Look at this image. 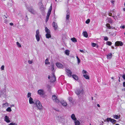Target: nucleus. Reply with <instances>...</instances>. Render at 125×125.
I'll use <instances>...</instances> for the list:
<instances>
[{
	"mask_svg": "<svg viewBox=\"0 0 125 125\" xmlns=\"http://www.w3.org/2000/svg\"><path fill=\"white\" fill-rule=\"evenodd\" d=\"M84 86L81 84L80 87L76 89L75 91V93L77 95H79L80 94H83L84 93Z\"/></svg>",
	"mask_w": 125,
	"mask_h": 125,
	"instance_id": "obj_1",
	"label": "nucleus"
},
{
	"mask_svg": "<svg viewBox=\"0 0 125 125\" xmlns=\"http://www.w3.org/2000/svg\"><path fill=\"white\" fill-rule=\"evenodd\" d=\"M34 104L37 107V109L40 110L42 111L43 109V107L42 104L40 101L38 100L36 101Z\"/></svg>",
	"mask_w": 125,
	"mask_h": 125,
	"instance_id": "obj_2",
	"label": "nucleus"
},
{
	"mask_svg": "<svg viewBox=\"0 0 125 125\" xmlns=\"http://www.w3.org/2000/svg\"><path fill=\"white\" fill-rule=\"evenodd\" d=\"M48 78L50 79V81L51 82H54L56 80L55 77L54 73H53L51 76L49 75Z\"/></svg>",
	"mask_w": 125,
	"mask_h": 125,
	"instance_id": "obj_3",
	"label": "nucleus"
},
{
	"mask_svg": "<svg viewBox=\"0 0 125 125\" xmlns=\"http://www.w3.org/2000/svg\"><path fill=\"white\" fill-rule=\"evenodd\" d=\"M56 120L58 122L62 123L63 122L64 120L62 116L60 115L56 117Z\"/></svg>",
	"mask_w": 125,
	"mask_h": 125,
	"instance_id": "obj_4",
	"label": "nucleus"
},
{
	"mask_svg": "<svg viewBox=\"0 0 125 125\" xmlns=\"http://www.w3.org/2000/svg\"><path fill=\"white\" fill-rule=\"evenodd\" d=\"M52 10V4L49 9L48 11V12L47 13V15L46 17V22H47L48 20L49 17L50 15L51 14V11Z\"/></svg>",
	"mask_w": 125,
	"mask_h": 125,
	"instance_id": "obj_5",
	"label": "nucleus"
},
{
	"mask_svg": "<svg viewBox=\"0 0 125 125\" xmlns=\"http://www.w3.org/2000/svg\"><path fill=\"white\" fill-rule=\"evenodd\" d=\"M112 17L113 18L115 21L117 22L119 20V18H121V16L120 13H118L117 16H112Z\"/></svg>",
	"mask_w": 125,
	"mask_h": 125,
	"instance_id": "obj_6",
	"label": "nucleus"
},
{
	"mask_svg": "<svg viewBox=\"0 0 125 125\" xmlns=\"http://www.w3.org/2000/svg\"><path fill=\"white\" fill-rule=\"evenodd\" d=\"M37 94L41 96H43L45 94L44 90L42 89L38 90L37 91Z\"/></svg>",
	"mask_w": 125,
	"mask_h": 125,
	"instance_id": "obj_7",
	"label": "nucleus"
},
{
	"mask_svg": "<svg viewBox=\"0 0 125 125\" xmlns=\"http://www.w3.org/2000/svg\"><path fill=\"white\" fill-rule=\"evenodd\" d=\"M52 98L53 101L55 103H59V101L57 98V97L55 95H53L52 96Z\"/></svg>",
	"mask_w": 125,
	"mask_h": 125,
	"instance_id": "obj_8",
	"label": "nucleus"
},
{
	"mask_svg": "<svg viewBox=\"0 0 125 125\" xmlns=\"http://www.w3.org/2000/svg\"><path fill=\"white\" fill-rule=\"evenodd\" d=\"M115 45L116 46H122L123 43L121 41H117L115 43Z\"/></svg>",
	"mask_w": 125,
	"mask_h": 125,
	"instance_id": "obj_9",
	"label": "nucleus"
},
{
	"mask_svg": "<svg viewBox=\"0 0 125 125\" xmlns=\"http://www.w3.org/2000/svg\"><path fill=\"white\" fill-rule=\"evenodd\" d=\"M56 65L57 67L59 68H62L64 67L63 65L62 64L59 62H57L56 63Z\"/></svg>",
	"mask_w": 125,
	"mask_h": 125,
	"instance_id": "obj_10",
	"label": "nucleus"
},
{
	"mask_svg": "<svg viewBox=\"0 0 125 125\" xmlns=\"http://www.w3.org/2000/svg\"><path fill=\"white\" fill-rule=\"evenodd\" d=\"M65 71L68 73V75L69 77H71L72 73L71 71L70 70L68 69H66Z\"/></svg>",
	"mask_w": 125,
	"mask_h": 125,
	"instance_id": "obj_11",
	"label": "nucleus"
},
{
	"mask_svg": "<svg viewBox=\"0 0 125 125\" xmlns=\"http://www.w3.org/2000/svg\"><path fill=\"white\" fill-rule=\"evenodd\" d=\"M39 5L40 7V9L42 11H43L44 9L42 4L41 2H40L39 3Z\"/></svg>",
	"mask_w": 125,
	"mask_h": 125,
	"instance_id": "obj_12",
	"label": "nucleus"
},
{
	"mask_svg": "<svg viewBox=\"0 0 125 125\" xmlns=\"http://www.w3.org/2000/svg\"><path fill=\"white\" fill-rule=\"evenodd\" d=\"M52 24L54 30H56L58 29V26L57 23L54 22H53L52 23Z\"/></svg>",
	"mask_w": 125,
	"mask_h": 125,
	"instance_id": "obj_13",
	"label": "nucleus"
},
{
	"mask_svg": "<svg viewBox=\"0 0 125 125\" xmlns=\"http://www.w3.org/2000/svg\"><path fill=\"white\" fill-rule=\"evenodd\" d=\"M106 20L107 21L108 23H114L113 20L110 18L107 17L106 19Z\"/></svg>",
	"mask_w": 125,
	"mask_h": 125,
	"instance_id": "obj_14",
	"label": "nucleus"
},
{
	"mask_svg": "<svg viewBox=\"0 0 125 125\" xmlns=\"http://www.w3.org/2000/svg\"><path fill=\"white\" fill-rule=\"evenodd\" d=\"M4 120L6 122L8 123L10 122V120H9V117L7 116H5L4 118Z\"/></svg>",
	"mask_w": 125,
	"mask_h": 125,
	"instance_id": "obj_15",
	"label": "nucleus"
},
{
	"mask_svg": "<svg viewBox=\"0 0 125 125\" xmlns=\"http://www.w3.org/2000/svg\"><path fill=\"white\" fill-rule=\"evenodd\" d=\"M67 14L66 17V19L67 20H69V18L70 17V13L69 10L67 11Z\"/></svg>",
	"mask_w": 125,
	"mask_h": 125,
	"instance_id": "obj_16",
	"label": "nucleus"
},
{
	"mask_svg": "<svg viewBox=\"0 0 125 125\" xmlns=\"http://www.w3.org/2000/svg\"><path fill=\"white\" fill-rule=\"evenodd\" d=\"M75 125H80L81 123L80 121L77 119L74 121Z\"/></svg>",
	"mask_w": 125,
	"mask_h": 125,
	"instance_id": "obj_17",
	"label": "nucleus"
},
{
	"mask_svg": "<svg viewBox=\"0 0 125 125\" xmlns=\"http://www.w3.org/2000/svg\"><path fill=\"white\" fill-rule=\"evenodd\" d=\"M29 10L30 12L33 14H35L36 13L35 11L32 8L30 9Z\"/></svg>",
	"mask_w": 125,
	"mask_h": 125,
	"instance_id": "obj_18",
	"label": "nucleus"
},
{
	"mask_svg": "<svg viewBox=\"0 0 125 125\" xmlns=\"http://www.w3.org/2000/svg\"><path fill=\"white\" fill-rule=\"evenodd\" d=\"M61 103L64 106H66L67 105V104L66 102L65 101H62L61 102Z\"/></svg>",
	"mask_w": 125,
	"mask_h": 125,
	"instance_id": "obj_19",
	"label": "nucleus"
},
{
	"mask_svg": "<svg viewBox=\"0 0 125 125\" xmlns=\"http://www.w3.org/2000/svg\"><path fill=\"white\" fill-rule=\"evenodd\" d=\"M71 117L72 119L74 120V121L77 120L76 118L75 115L74 114H73L72 115Z\"/></svg>",
	"mask_w": 125,
	"mask_h": 125,
	"instance_id": "obj_20",
	"label": "nucleus"
},
{
	"mask_svg": "<svg viewBox=\"0 0 125 125\" xmlns=\"http://www.w3.org/2000/svg\"><path fill=\"white\" fill-rule=\"evenodd\" d=\"M109 33L110 34L111 36H115L116 35V33L113 32H109Z\"/></svg>",
	"mask_w": 125,
	"mask_h": 125,
	"instance_id": "obj_21",
	"label": "nucleus"
},
{
	"mask_svg": "<svg viewBox=\"0 0 125 125\" xmlns=\"http://www.w3.org/2000/svg\"><path fill=\"white\" fill-rule=\"evenodd\" d=\"M29 103L30 104H33L34 103V102L33 101V99L31 97L29 98Z\"/></svg>",
	"mask_w": 125,
	"mask_h": 125,
	"instance_id": "obj_22",
	"label": "nucleus"
},
{
	"mask_svg": "<svg viewBox=\"0 0 125 125\" xmlns=\"http://www.w3.org/2000/svg\"><path fill=\"white\" fill-rule=\"evenodd\" d=\"M46 37L47 38H49L51 37V32L50 33H47L46 34Z\"/></svg>",
	"mask_w": 125,
	"mask_h": 125,
	"instance_id": "obj_23",
	"label": "nucleus"
},
{
	"mask_svg": "<svg viewBox=\"0 0 125 125\" xmlns=\"http://www.w3.org/2000/svg\"><path fill=\"white\" fill-rule=\"evenodd\" d=\"M113 118H114L118 119L120 118V115H113Z\"/></svg>",
	"mask_w": 125,
	"mask_h": 125,
	"instance_id": "obj_24",
	"label": "nucleus"
},
{
	"mask_svg": "<svg viewBox=\"0 0 125 125\" xmlns=\"http://www.w3.org/2000/svg\"><path fill=\"white\" fill-rule=\"evenodd\" d=\"M83 36L87 38L88 36V34L86 31H83Z\"/></svg>",
	"mask_w": 125,
	"mask_h": 125,
	"instance_id": "obj_25",
	"label": "nucleus"
},
{
	"mask_svg": "<svg viewBox=\"0 0 125 125\" xmlns=\"http://www.w3.org/2000/svg\"><path fill=\"white\" fill-rule=\"evenodd\" d=\"M40 35H35L36 39L37 42H39L40 41Z\"/></svg>",
	"mask_w": 125,
	"mask_h": 125,
	"instance_id": "obj_26",
	"label": "nucleus"
},
{
	"mask_svg": "<svg viewBox=\"0 0 125 125\" xmlns=\"http://www.w3.org/2000/svg\"><path fill=\"white\" fill-rule=\"evenodd\" d=\"M112 54L111 53H109L107 55V58L108 59H110L112 57Z\"/></svg>",
	"mask_w": 125,
	"mask_h": 125,
	"instance_id": "obj_27",
	"label": "nucleus"
},
{
	"mask_svg": "<svg viewBox=\"0 0 125 125\" xmlns=\"http://www.w3.org/2000/svg\"><path fill=\"white\" fill-rule=\"evenodd\" d=\"M45 31L47 33L51 32L50 30L46 27H45Z\"/></svg>",
	"mask_w": 125,
	"mask_h": 125,
	"instance_id": "obj_28",
	"label": "nucleus"
},
{
	"mask_svg": "<svg viewBox=\"0 0 125 125\" xmlns=\"http://www.w3.org/2000/svg\"><path fill=\"white\" fill-rule=\"evenodd\" d=\"M71 40L73 42H77V40L74 37L72 38L71 39Z\"/></svg>",
	"mask_w": 125,
	"mask_h": 125,
	"instance_id": "obj_29",
	"label": "nucleus"
},
{
	"mask_svg": "<svg viewBox=\"0 0 125 125\" xmlns=\"http://www.w3.org/2000/svg\"><path fill=\"white\" fill-rule=\"evenodd\" d=\"M45 64H50V62H49V60L47 58L45 61Z\"/></svg>",
	"mask_w": 125,
	"mask_h": 125,
	"instance_id": "obj_30",
	"label": "nucleus"
},
{
	"mask_svg": "<svg viewBox=\"0 0 125 125\" xmlns=\"http://www.w3.org/2000/svg\"><path fill=\"white\" fill-rule=\"evenodd\" d=\"M65 53L67 55H69L70 53V51L69 50H67L65 51Z\"/></svg>",
	"mask_w": 125,
	"mask_h": 125,
	"instance_id": "obj_31",
	"label": "nucleus"
},
{
	"mask_svg": "<svg viewBox=\"0 0 125 125\" xmlns=\"http://www.w3.org/2000/svg\"><path fill=\"white\" fill-rule=\"evenodd\" d=\"M8 104L7 103L4 104L2 105V107H6L8 106Z\"/></svg>",
	"mask_w": 125,
	"mask_h": 125,
	"instance_id": "obj_32",
	"label": "nucleus"
},
{
	"mask_svg": "<svg viewBox=\"0 0 125 125\" xmlns=\"http://www.w3.org/2000/svg\"><path fill=\"white\" fill-rule=\"evenodd\" d=\"M83 76V77H84L86 79H89V77L88 75L87 74H84Z\"/></svg>",
	"mask_w": 125,
	"mask_h": 125,
	"instance_id": "obj_33",
	"label": "nucleus"
},
{
	"mask_svg": "<svg viewBox=\"0 0 125 125\" xmlns=\"http://www.w3.org/2000/svg\"><path fill=\"white\" fill-rule=\"evenodd\" d=\"M73 77L74 79L76 80H78V78L77 76L75 75H73L72 76Z\"/></svg>",
	"mask_w": 125,
	"mask_h": 125,
	"instance_id": "obj_34",
	"label": "nucleus"
},
{
	"mask_svg": "<svg viewBox=\"0 0 125 125\" xmlns=\"http://www.w3.org/2000/svg\"><path fill=\"white\" fill-rule=\"evenodd\" d=\"M106 26L107 27V28L108 29H110L111 27L110 25L108 23H107Z\"/></svg>",
	"mask_w": 125,
	"mask_h": 125,
	"instance_id": "obj_35",
	"label": "nucleus"
},
{
	"mask_svg": "<svg viewBox=\"0 0 125 125\" xmlns=\"http://www.w3.org/2000/svg\"><path fill=\"white\" fill-rule=\"evenodd\" d=\"M111 122L114 124L115 123L116 121L114 119H112Z\"/></svg>",
	"mask_w": 125,
	"mask_h": 125,
	"instance_id": "obj_36",
	"label": "nucleus"
},
{
	"mask_svg": "<svg viewBox=\"0 0 125 125\" xmlns=\"http://www.w3.org/2000/svg\"><path fill=\"white\" fill-rule=\"evenodd\" d=\"M112 119L111 118H108V117L106 119V121L105 120L104 121H107V122H109V121H110L111 122Z\"/></svg>",
	"mask_w": 125,
	"mask_h": 125,
	"instance_id": "obj_37",
	"label": "nucleus"
},
{
	"mask_svg": "<svg viewBox=\"0 0 125 125\" xmlns=\"http://www.w3.org/2000/svg\"><path fill=\"white\" fill-rule=\"evenodd\" d=\"M76 57L77 59V61H78V64H79L80 62V60L79 58H78V56H77Z\"/></svg>",
	"mask_w": 125,
	"mask_h": 125,
	"instance_id": "obj_38",
	"label": "nucleus"
},
{
	"mask_svg": "<svg viewBox=\"0 0 125 125\" xmlns=\"http://www.w3.org/2000/svg\"><path fill=\"white\" fill-rule=\"evenodd\" d=\"M16 44L18 47L20 48L21 47V44L18 42H16Z\"/></svg>",
	"mask_w": 125,
	"mask_h": 125,
	"instance_id": "obj_39",
	"label": "nucleus"
},
{
	"mask_svg": "<svg viewBox=\"0 0 125 125\" xmlns=\"http://www.w3.org/2000/svg\"><path fill=\"white\" fill-rule=\"evenodd\" d=\"M36 35H39V30H37L36 32Z\"/></svg>",
	"mask_w": 125,
	"mask_h": 125,
	"instance_id": "obj_40",
	"label": "nucleus"
},
{
	"mask_svg": "<svg viewBox=\"0 0 125 125\" xmlns=\"http://www.w3.org/2000/svg\"><path fill=\"white\" fill-rule=\"evenodd\" d=\"M6 111L8 112H10L11 111V110L10 107H8Z\"/></svg>",
	"mask_w": 125,
	"mask_h": 125,
	"instance_id": "obj_41",
	"label": "nucleus"
},
{
	"mask_svg": "<svg viewBox=\"0 0 125 125\" xmlns=\"http://www.w3.org/2000/svg\"><path fill=\"white\" fill-rule=\"evenodd\" d=\"M106 44L108 45H111L112 43L110 41H107L106 43Z\"/></svg>",
	"mask_w": 125,
	"mask_h": 125,
	"instance_id": "obj_42",
	"label": "nucleus"
},
{
	"mask_svg": "<svg viewBox=\"0 0 125 125\" xmlns=\"http://www.w3.org/2000/svg\"><path fill=\"white\" fill-rule=\"evenodd\" d=\"M31 94L30 93H28L27 94V97L28 98L29 97H31Z\"/></svg>",
	"mask_w": 125,
	"mask_h": 125,
	"instance_id": "obj_43",
	"label": "nucleus"
},
{
	"mask_svg": "<svg viewBox=\"0 0 125 125\" xmlns=\"http://www.w3.org/2000/svg\"><path fill=\"white\" fill-rule=\"evenodd\" d=\"M90 21V20L89 19H88L85 21V23L86 24H88L89 23Z\"/></svg>",
	"mask_w": 125,
	"mask_h": 125,
	"instance_id": "obj_44",
	"label": "nucleus"
},
{
	"mask_svg": "<svg viewBox=\"0 0 125 125\" xmlns=\"http://www.w3.org/2000/svg\"><path fill=\"white\" fill-rule=\"evenodd\" d=\"M28 63L30 64H31L33 63V61L32 60H29L28 61Z\"/></svg>",
	"mask_w": 125,
	"mask_h": 125,
	"instance_id": "obj_45",
	"label": "nucleus"
},
{
	"mask_svg": "<svg viewBox=\"0 0 125 125\" xmlns=\"http://www.w3.org/2000/svg\"><path fill=\"white\" fill-rule=\"evenodd\" d=\"M104 40L105 41H107L108 40V38L106 36L104 37Z\"/></svg>",
	"mask_w": 125,
	"mask_h": 125,
	"instance_id": "obj_46",
	"label": "nucleus"
},
{
	"mask_svg": "<svg viewBox=\"0 0 125 125\" xmlns=\"http://www.w3.org/2000/svg\"><path fill=\"white\" fill-rule=\"evenodd\" d=\"M92 45L93 47H95L96 45V44L94 43H92Z\"/></svg>",
	"mask_w": 125,
	"mask_h": 125,
	"instance_id": "obj_47",
	"label": "nucleus"
},
{
	"mask_svg": "<svg viewBox=\"0 0 125 125\" xmlns=\"http://www.w3.org/2000/svg\"><path fill=\"white\" fill-rule=\"evenodd\" d=\"M28 18L27 17V16L26 15V16L25 17V21H28Z\"/></svg>",
	"mask_w": 125,
	"mask_h": 125,
	"instance_id": "obj_48",
	"label": "nucleus"
},
{
	"mask_svg": "<svg viewBox=\"0 0 125 125\" xmlns=\"http://www.w3.org/2000/svg\"><path fill=\"white\" fill-rule=\"evenodd\" d=\"M82 73L83 74H86L87 73V72L85 70H83L82 71Z\"/></svg>",
	"mask_w": 125,
	"mask_h": 125,
	"instance_id": "obj_49",
	"label": "nucleus"
},
{
	"mask_svg": "<svg viewBox=\"0 0 125 125\" xmlns=\"http://www.w3.org/2000/svg\"><path fill=\"white\" fill-rule=\"evenodd\" d=\"M4 65H2L1 68V70H3L4 69Z\"/></svg>",
	"mask_w": 125,
	"mask_h": 125,
	"instance_id": "obj_50",
	"label": "nucleus"
},
{
	"mask_svg": "<svg viewBox=\"0 0 125 125\" xmlns=\"http://www.w3.org/2000/svg\"><path fill=\"white\" fill-rule=\"evenodd\" d=\"M51 66L52 67V68L51 69V70L52 71H53L54 69L53 64H52L51 65Z\"/></svg>",
	"mask_w": 125,
	"mask_h": 125,
	"instance_id": "obj_51",
	"label": "nucleus"
},
{
	"mask_svg": "<svg viewBox=\"0 0 125 125\" xmlns=\"http://www.w3.org/2000/svg\"><path fill=\"white\" fill-rule=\"evenodd\" d=\"M80 51L81 52H82L83 53H85V51H83V50H80Z\"/></svg>",
	"mask_w": 125,
	"mask_h": 125,
	"instance_id": "obj_52",
	"label": "nucleus"
},
{
	"mask_svg": "<svg viewBox=\"0 0 125 125\" xmlns=\"http://www.w3.org/2000/svg\"><path fill=\"white\" fill-rule=\"evenodd\" d=\"M125 28V26L124 25H123V26H121L120 27V28H121L124 29Z\"/></svg>",
	"mask_w": 125,
	"mask_h": 125,
	"instance_id": "obj_53",
	"label": "nucleus"
},
{
	"mask_svg": "<svg viewBox=\"0 0 125 125\" xmlns=\"http://www.w3.org/2000/svg\"><path fill=\"white\" fill-rule=\"evenodd\" d=\"M9 125H16V124L15 123H11Z\"/></svg>",
	"mask_w": 125,
	"mask_h": 125,
	"instance_id": "obj_54",
	"label": "nucleus"
},
{
	"mask_svg": "<svg viewBox=\"0 0 125 125\" xmlns=\"http://www.w3.org/2000/svg\"><path fill=\"white\" fill-rule=\"evenodd\" d=\"M68 100L70 101L71 102L72 100V98L71 97H70L69 98Z\"/></svg>",
	"mask_w": 125,
	"mask_h": 125,
	"instance_id": "obj_55",
	"label": "nucleus"
},
{
	"mask_svg": "<svg viewBox=\"0 0 125 125\" xmlns=\"http://www.w3.org/2000/svg\"><path fill=\"white\" fill-rule=\"evenodd\" d=\"M122 77L124 80H125V74L123 75Z\"/></svg>",
	"mask_w": 125,
	"mask_h": 125,
	"instance_id": "obj_56",
	"label": "nucleus"
},
{
	"mask_svg": "<svg viewBox=\"0 0 125 125\" xmlns=\"http://www.w3.org/2000/svg\"><path fill=\"white\" fill-rule=\"evenodd\" d=\"M108 15L109 16H112V13H109L108 14Z\"/></svg>",
	"mask_w": 125,
	"mask_h": 125,
	"instance_id": "obj_57",
	"label": "nucleus"
},
{
	"mask_svg": "<svg viewBox=\"0 0 125 125\" xmlns=\"http://www.w3.org/2000/svg\"><path fill=\"white\" fill-rule=\"evenodd\" d=\"M47 87L48 88H51V86L49 85H47Z\"/></svg>",
	"mask_w": 125,
	"mask_h": 125,
	"instance_id": "obj_58",
	"label": "nucleus"
},
{
	"mask_svg": "<svg viewBox=\"0 0 125 125\" xmlns=\"http://www.w3.org/2000/svg\"><path fill=\"white\" fill-rule=\"evenodd\" d=\"M4 22L6 23H7L8 22V21L7 20H5L4 21Z\"/></svg>",
	"mask_w": 125,
	"mask_h": 125,
	"instance_id": "obj_59",
	"label": "nucleus"
},
{
	"mask_svg": "<svg viewBox=\"0 0 125 125\" xmlns=\"http://www.w3.org/2000/svg\"><path fill=\"white\" fill-rule=\"evenodd\" d=\"M115 1H113V0H111V3H112L113 4L114 3V2Z\"/></svg>",
	"mask_w": 125,
	"mask_h": 125,
	"instance_id": "obj_60",
	"label": "nucleus"
},
{
	"mask_svg": "<svg viewBox=\"0 0 125 125\" xmlns=\"http://www.w3.org/2000/svg\"><path fill=\"white\" fill-rule=\"evenodd\" d=\"M10 24L11 26H13V24L12 23H10Z\"/></svg>",
	"mask_w": 125,
	"mask_h": 125,
	"instance_id": "obj_61",
	"label": "nucleus"
},
{
	"mask_svg": "<svg viewBox=\"0 0 125 125\" xmlns=\"http://www.w3.org/2000/svg\"><path fill=\"white\" fill-rule=\"evenodd\" d=\"M123 86L124 87H125V82H124L123 83Z\"/></svg>",
	"mask_w": 125,
	"mask_h": 125,
	"instance_id": "obj_62",
	"label": "nucleus"
},
{
	"mask_svg": "<svg viewBox=\"0 0 125 125\" xmlns=\"http://www.w3.org/2000/svg\"><path fill=\"white\" fill-rule=\"evenodd\" d=\"M115 27H112L111 26L110 29H115Z\"/></svg>",
	"mask_w": 125,
	"mask_h": 125,
	"instance_id": "obj_63",
	"label": "nucleus"
},
{
	"mask_svg": "<svg viewBox=\"0 0 125 125\" xmlns=\"http://www.w3.org/2000/svg\"><path fill=\"white\" fill-rule=\"evenodd\" d=\"M97 106L98 107H100V105L99 104H97Z\"/></svg>",
	"mask_w": 125,
	"mask_h": 125,
	"instance_id": "obj_64",
	"label": "nucleus"
}]
</instances>
